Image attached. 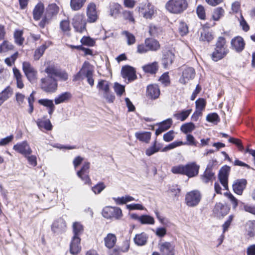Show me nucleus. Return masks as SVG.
Listing matches in <instances>:
<instances>
[{
  "label": "nucleus",
  "instance_id": "nucleus-50",
  "mask_svg": "<svg viewBox=\"0 0 255 255\" xmlns=\"http://www.w3.org/2000/svg\"><path fill=\"white\" fill-rule=\"evenodd\" d=\"M186 143H184L183 142L180 141H174L172 143L168 144L166 146L164 147L162 150L161 151L162 152H166L169 150H171L172 149H173L176 147H178L179 146L185 144Z\"/></svg>",
  "mask_w": 255,
  "mask_h": 255
},
{
  "label": "nucleus",
  "instance_id": "nucleus-59",
  "mask_svg": "<svg viewBox=\"0 0 255 255\" xmlns=\"http://www.w3.org/2000/svg\"><path fill=\"white\" fill-rule=\"evenodd\" d=\"M13 46L12 44L7 41H4L0 46V51L5 52L13 49Z\"/></svg>",
  "mask_w": 255,
  "mask_h": 255
},
{
  "label": "nucleus",
  "instance_id": "nucleus-38",
  "mask_svg": "<svg viewBox=\"0 0 255 255\" xmlns=\"http://www.w3.org/2000/svg\"><path fill=\"white\" fill-rule=\"evenodd\" d=\"M224 9L221 7H218L214 9L212 14V18L215 21H218L224 16Z\"/></svg>",
  "mask_w": 255,
  "mask_h": 255
},
{
  "label": "nucleus",
  "instance_id": "nucleus-55",
  "mask_svg": "<svg viewBox=\"0 0 255 255\" xmlns=\"http://www.w3.org/2000/svg\"><path fill=\"white\" fill-rule=\"evenodd\" d=\"M161 32V29L154 25H151L149 27V32L151 36H156Z\"/></svg>",
  "mask_w": 255,
  "mask_h": 255
},
{
  "label": "nucleus",
  "instance_id": "nucleus-58",
  "mask_svg": "<svg viewBox=\"0 0 255 255\" xmlns=\"http://www.w3.org/2000/svg\"><path fill=\"white\" fill-rule=\"evenodd\" d=\"M196 110L202 111L205 108L206 101L203 98L198 99L196 102Z\"/></svg>",
  "mask_w": 255,
  "mask_h": 255
},
{
  "label": "nucleus",
  "instance_id": "nucleus-29",
  "mask_svg": "<svg viewBox=\"0 0 255 255\" xmlns=\"http://www.w3.org/2000/svg\"><path fill=\"white\" fill-rule=\"evenodd\" d=\"M13 91L10 86H7L0 94V106L12 94Z\"/></svg>",
  "mask_w": 255,
  "mask_h": 255
},
{
  "label": "nucleus",
  "instance_id": "nucleus-51",
  "mask_svg": "<svg viewBox=\"0 0 255 255\" xmlns=\"http://www.w3.org/2000/svg\"><path fill=\"white\" fill-rule=\"evenodd\" d=\"M238 20L240 23V25L242 27V29L244 31L247 32L250 30V26L244 18L242 13H240V17L238 18Z\"/></svg>",
  "mask_w": 255,
  "mask_h": 255
},
{
  "label": "nucleus",
  "instance_id": "nucleus-12",
  "mask_svg": "<svg viewBox=\"0 0 255 255\" xmlns=\"http://www.w3.org/2000/svg\"><path fill=\"white\" fill-rule=\"evenodd\" d=\"M195 75L194 69L192 67H185L183 69L182 76L179 82L182 84H186L190 80L193 79Z\"/></svg>",
  "mask_w": 255,
  "mask_h": 255
},
{
  "label": "nucleus",
  "instance_id": "nucleus-1",
  "mask_svg": "<svg viewBox=\"0 0 255 255\" xmlns=\"http://www.w3.org/2000/svg\"><path fill=\"white\" fill-rule=\"evenodd\" d=\"M229 51L225 38L219 37L211 54V58L214 61H218L226 57Z\"/></svg>",
  "mask_w": 255,
  "mask_h": 255
},
{
  "label": "nucleus",
  "instance_id": "nucleus-31",
  "mask_svg": "<svg viewBox=\"0 0 255 255\" xmlns=\"http://www.w3.org/2000/svg\"><path fill=\"white\" fill-rule=\"evenodd\" d=\"M84 231L83 226L78 222H75L72 225V232L73 236L75 237H80Z\"/></svg>",
  "mask_w": 255,
  "mask_h": 255
},
{
  "label": "nucleus",
  "instance_id": "nucleus-52",
  "mask_svg": "<svg viewBox=\"0 0 255 255\" xmlns=\"http://www.w3.org/2000/svg\"><path fill=\"white\" fill-rule=\"evenodd\" d=\"M46 46L45 45H42L36 49L34 52V57L35 60H38L43 54Z\"/></svg>",
  "mask_w": 255,
  "mask_h": 255
},
{
  "label": "nucleus",
  "instance_id": "nucleus-3",
  "mask_svg": "<svg viewBox=\"0 0 255 255\" xmlns=\"http://www.w3.org/2000/svg\"><path fill=\"white\" fill-rule=\"evenodd\" d=\"M57 87V81L52 75L47 74V76L40 79V87L46 93L55 92Z\"/></svg>",
  "mask_w": 255,
  "mask_h": 255
},
{
  "label": "nucleus",
  "instance_id": "nucleus-26",
  "mask_svg": "<svg viewBox=\"0 0 255 255\" xmlns=\"http://www.w3.org/2000/svg\"><path fill=\"white\" fill-rule=\"evenodd\" d=\"M44 6L42 3L39 2L35 6L33 10V18L35 20H39L43 13Z\"/></svg>",
  "mask_w": 255,
  "mask_h": 255
},
{
  "label": "nucleus",
  "instance_id": "nucleus-61",
  "mask_svg": "<svg viewBox=\"0 0 255 255\" xmlns=\"http://www.w3.org/2000/svg\"><path fill=\"white\" fill-rule=\"evenodd\" d=\"M106 187L103 182H100L92 187V190L95 194L100 193Z\"/></svg>",
  "mask_w": 255,
  "mask_h": 255
},
{
  "label": "nucleus",
  "instance_id": "nucleus-28",
  "mask_svg": "<svg viewBox=\"0 0 255 255\" xmlns=\"http://www.w3.org/2000/svg\"><path fill=\"white\" fill-rule=\"evenodd\" d=\"M145 44H146L148 51H156L160 47L159 42L152 38H146L145 40Z\"/></svg>",
  "mask_w": 255,
  "mask_h": 255
},
{
  "label": "nucleus",
  "instance_id": "nucleus-9",
  "mask_svg": "<svg viewBox=\"0 0 255 255\" xmlns=\"http://www.w3.org/2000/svg\"><path fill=\"white\" fill-rule=\"evenodd\" d=\"M200 165L195 162H189L185 165V175L189 178L194 177L198 175Z\"/></svg>",
  "mask_w": 255,
  "mask_h": 255
},
{
  "label": "nucleus",
  "instance_id": "nucleus-43",
  "mask_svg": "<svg viewBox=\"0 0 255 255\" xmlns=\"http://www.w3.org/2000/svg\"><path fill=\"white\" fill-rule=\"evenodd\" d=\"M86 0H71L70 5L72 9L78 10L84 5Z\"/></svg>",
  "mask_w": 255,
  "mask_h": 255
},
{
  "label": "nucleus",
  "instance_id": "nucleus-20",
  "mask_svg": "<svg viewBox=\"0 0 255 255\" xmlns=\"http://www.w3.org/2000/svg\"><path fill=\"white\" fill-rule=\"evenodd\" d=\"M231 45L237 52H241L245 48V43L241 36H237L231 40Z\"/></svg>",
  "mask_w": 255,
  "mask_h": 255
},
{
  "label": "nucleus",
  "instance_id": "nucleus-14",
  "mask_svg": "<svg viewBox=\"0 0 255 255\" xmlns=\"http://www.w3.org/2000/svg\"><path fill=\"white\" fill-rule=\"evenodd\" d=\"M52 231L56 234H60L66 230V223L64 219L60 218L55 221L51 226Z\"/></svg>",
  "mask_w": 255,
  "mask_h": 255
},
{
  "label": "nucleus",
  "instance_id": "nucleus-62",
  "mask_svg": "<svg viewBox=\"0 0 255 255\" xmlns=\"http://www.w3.org/2000/svg\"><path fill=\"white\" fill-rule=\"evenodd\" d=\"M172 124V120L171 119H168L161 123L159 124V126L162 129L164 130V131H165L170 128Z\"/></svg>",
  "mask_w": 255,
  "mask_h": 255
},
{
  "label": "nucleus",
  "instance_id": "nucleus-46",
  "mask_svg": "<svg viewBox=\"0 0 255 255\" xmlns=\"http://www.w3.org/2000/svg\"><path fill=\"white\" fill-rule=\"evenodd\" d=\"M22 35L23 31L22 30H16L14 33L15 42L19 45H21L23 44L24 40Z\"/></svg>",
  "mask_w": 255,
  "mask_h": 255
},
{
  "label": "nucleus",
  "instance_id": "nucleus-11",
  "mask_svg": "<svg viewBox=\"0 0 255 255\" xmlns=\"http://www.w3.org/2000/svg\"><path fill=\"white\" fill-rule=\"evenodd\" d=\"M13 149L24 156L32 153V149L26 141L17 143L13 146Z\"/></svg>",
  "mask_w": 255,
  "mask_h": 255
},
{
  "label": "nucleus",
  "instance_id": "nucleus-21",
  "mask_svg": "<svg viewBox=\"0 0 255 255\" xmlns=\"http://www.w3.org/2000/svg\"><path fill=\"white\" fill-rule=\"evenodd\" d=\"M247 181L246 179H238L235 181L233 184V190L236 194L242 195L243 190L246 188L247 185Z\"/></svg>",
  "mask_w": 255,
  "mask_h": 255
},
{
  "label": "nucleus",
  "instance_id": "nucleus-42",
  "mask_svg": "<svg viewBox=\"0 0 255 255\" xmlns=\"http://www.w3.org/2000/svg\"><path fill=\"white\" fill-rule=\"evenodd\" d=\"M93 70L90 68L89 64L86 71L84 77L87 78L88 83L92 87L94 84V80L93 78Z\"/></svg>",
  "mask_w": 255,
  "mask_h": 255
},
{
  "label": "nucleus",
  "instance_id": "nucleus-54",
  "mask_svg": "<svg viewBox=\"0 0 255 255\" xmlns=\"http://www.w3.org/2000/svg\"><path fill=\"white\" fill-rule=\"evenodd\" d=\"M178 30L181 36H184L187 34L188 32V26L187 24L183 22H180L178 26Z\"/></svg>",
  "mask_w": 255,
  "mask_h": 255
},
{
  "label": "nucleus",
  "instance_id": "nucleus-5",
  "mask_svg": "<svg viewBox=\"0 0 255 255\" xmlns=\"http://www.w3.org/2000/svg\"><path fill=\"white\" fill-rule=\"evenodd\" d=\"M201 199V194L197 190H194L186 193L185 198V203L190 207L197 206Z\"/></svg>",
  "mask_w": 255,
  "mask_h": 255
},
{
  "label": "nucleus",
  "instance_id": "nucleus-44",
  "mask_svg": "<svg viewBox=\"0 0 255 255\" xmlns=\"http://www.w3.org/2000/svg\"><path fill=\"white\" fill-rule=\"evenodd\" d=\"M97 88L99 91H102L104 92H108L110 91L109 83L106 80H101L98 82Z\"/></svg>",
  "mask_w": 255,
  "mask_h": 255
},
{
  "label": "nucleus",
  "instance_id": "nucleus-24",
  "mask_svg": "<svg viewBox=\"0 0 255 255\" xmlns=\"http://www.w3.org/2000/svg\"><path fill=\"white\" fill-rule=\"evenodd\" d=\"M148 239V235L144 232L136 234L133 239L135 245L138 246H142L146 245Z\"/></svg>",
  "mask_w": 255,
  "mask_h": 255
},
{
  "label": "nucleus",
  "instance_id": "nucleus-13",
  "mask_svg": "<svg viewBox=\"0 0 255 255\" xmlns=\"http://www.w3.org/2000/svg\"><path fill=\"white\" fill-rule=\"evenodd\" d=\"M158 248L162 255H174L175 247L173 244L168 242L159 243Z\"/></svg>",
  "mask_w": 255,
  "mask_h": 255
},
{
  "label": "nucleus",
  "instance_id": "nucleus-2",
  "mask_svg": "<svg viewBox=\"0 0 255 255\" xmlns=\"http://www.w3.org/2000/svg\"><path fill=\"white\" fill-rule=\"evenodd\" d=\"M187 0H169L165 4L166 10L171 13H182L188 7Z\"/></svg>",
  "mask_w": 255,
  "mask_h": 255
},
{
  "label": "nucleus",
  "instance_id": "nucleus-60",
  "mask_svg": "<svg viewBox=\"0 0 255 255\" xmlns=\"http://www.w3.org/2000/svg\"><path fill=\"white\" fill-rule=\"evenodd\" d=\"M114 90L117 95L121 96L125 92V87L118 83H115L114 85Z\"/></svg>",
  "mask_w": 255,
  "mask_h": 255
},
{
  "label": "nucleus",
  "instance_id": "nucleus-57",
  "mask_svg": "<svg viewBox=\"0 0 255 255\" xmlns=\"http://www.w3.org/2000/svg\"><path fill=\"white\" fill-rule=\"evenodd\" d=\"M206 120L210 123H217L220 121V118L217 114L214 113L208 114L206 117Z\"/></svg>",
  "mask_w": 255,
  "mask_h": 255
},
{
  "label": "nucleus",
  "instance_id": "nucleus-53",
  "mask_svg": "<svg viewBox=\"0 0 255 255\" xmlns=\"http://www.w3.org/2000/svg\"><path fill=\"white\" fill-rule=\"evenodd\" d=\"M81 42L82 44L87 45L88 46H93L95 44L94 39L91 38L89 36H84L81 39Z\"/></svg>",
  "mask_w": 255,
  "mask_h": 255
},
{
  "label": "nucleus",
  "instance_id": "nucleus-45",
  "mask_svg": "<svg viewBox=\"0 0 255 255\" xmlns=\"http://www.w3.org/2000/svg\"><path fill=\"white\" fill-rule=\"evenodd\" d=\"M195 128L194 124L191 122L183 124L180 128V130L184 133H188Z\"/></svg>",
  "mask_w": 255,
  "mask_h": 255
},
{
  "label": "nucleus",
  "instance_id": "nucleus-36",
  "mask_svg": "<svg viewBox=\"0 0 255 255\" xmlns=\"http://www.w3.org/2000/svg\"><path fill=\"white\" fill-rule=\"evenodd\" d=\"M60 30L64 34L69 35L71 30L70 22L68 19H64L60 21L59 24Z\"/></svg>",
  "mask_w": 255,
  "mask_h": 255
},
{
  "label": "nucleus",
  "instance_id": "nucleus-33",
  "mask_svg": "<svg viewBox=\"0 0 255 255\" xmlns=\"http://www.w3.org/2000/svg\"><path fill=\"white\" fill-rule=\"evenodd\" d=\"M158 69V63L156 62L144 65L142 66V69L145 73L151 74H155L157 72Z\"/></svg>",
  "mask_w": 255,
  "mask_h": 255
},
{
  "label": "nucleus",
  "instance_id": "nucleus-7",
  "mask_svg": "<svg viewBox=\"0 0 255 255\" xmlns=\"http://www.w3.org/2000/svg\"><path fill=\"white\" fill-rule=\"evenodd\" d=\"M22 70L30 82L32 83L36 81L37 72L29 62L24 61L23 62Z\"/></svg>",
  "mask_w": 255,
  "mask_h": 255
},
{
  "label": "nucleus",
  "instance_id": "nucleus-10",
  "mask_svg": "<svg viewBox=\"0 0 255 255\" xmlns=\"http://www.w3.org/2000/svg\"><path fill=\"white\" fill-rule=\"evenodd\" d=\"M90 163L85 162L81 169L77 173V176L83 181L85 184H90L91 179L89 176Z\"/></svg>",
  "mask_w": 255,
  "mask_h": 255
},
{
  "label": "nucleus",
  "instance_id": "nucleus-35",
  "mask_svg": "<svg viewBox=\"0 0 255 255\" xmlns=\"http://www.w3.org/2000/svg\"><path fill=\"white\" fill-rule=\"evenodd\" d=\"M192 112V109H188L187 110H183L181 112H178L173 115L174 118L178 120L181 121H184L189 116Z\"/></svg>",
  "mask_w": 255,
  "mask_h": 255
},
{
  "label": "nucleus",
  "instance_id": "nucleus-47",
  "mask_svg": "<svg viewBox=\"0 0 255 255\" xmlns=\"http://www.w3.org/2000/svg\"><path fill=\"white\" fill-rule=\"evenodd\" d=\"M171 171L174 174H179L185 175V165L180 164L174 166L171 168Z\"/></svg>",
  "mask_w": 255,
  "mask_h": 255
},
{
  "label": "nucleus",
  "instance_id": "nucleus-32",
  "mask_svg": "<svg viewBox=\"0 0 255 255\" xmlns=\"http://www.w3.org/2000/svg\"><path fill=\"white\" fill-rule=\"evenodd\" d=\"M214 212L218 216H225L229 212L228 208L222 204L219 203L216 204L214 209Z\"/></svg>",
  "mask_w": 255,
  "mask_h": 255
},
{
  "label": "nucleus",
  "instance_id": "nucleus-27",
  "mask_svg": "<svg viewBox=\"0 0 255 255\" xmlns=\"http://www.w3.org/2000/svg\"><path fill=\"white\" fill-rule=\"evenodd\" d=\"M162 147V144L160 143L157 142L156 140H155L153 144L146 149L145 154L147 156H150L158 152Z\"/></svg>",
  "mask_w": 255,
  "mask_h": 255
},
{
  "label": "nucleus",
  "instance_id": "nucleus-56",
  "mask_svg": "<svg viewBox=\"0 0 255 255\" xmlns=\"http://www.w3.org/2000/svg\"><path fill=\"white\" fill-rule=\"evenodd\" d=\"M159 80L161 83L164 85V86H167L169 85L170 83L169 76L168 73L166 72L163 73L160 77Z\"/></svg>",
  "mask_w": 255,
  "mask_h": 255
},
{
  "label": "nucleus",
  "instance_id": "nucleus-6",
  "mask_svg": "<svg viewBox=\"0 0 255 255\" xmlns=\"http://www.w3.org/2000/svg\"><path fill=\"white\" fill-rule=\"evenodd\" d=\"M86 20L82 14H77L72 19V24L75 30L80 33L86 31Z\"/></svg>",
  "mask_w": 255,
  "mask_h": 255
},
{
  "label": "nucleus",
  "instance_id": "nucleus-17",
  "mask_svg": "<svg viewBox=\"0 0 255 255\" xmlns=\"http://www.w3.org/2000/svg\"><path fill=\"white\" fill-rule=\"evenodd\" d=\"M160 91L158 86L156 84L148 85L146 88V95L151 99H156L160 95Z\"/></svg>",
  "mask_w": 255,
  "mask_h": 255
},
{
  "label": "nucleus",
  "instance_id": "nucleus-63",
  "mask_svg": "<svg viewBox=\"0 0 255 255\" xmlns=\"http://www.w3.org/2000/svg\"><path fill=\"white\" fill-rule=\"evenodd\" d=\"M124 19L128 20L129 22L134 23L135 21L132 12L128 10H125L123 12Z\"/></svg>",
  "mask_w": 255,
  "mask_h": 255
},
{
  "label": "nucleus",
  "instance_id": "nucleus-25",
  "mask_svg": "<svg viewBox=\"0 0 255 255\" xmlns=\"http://www.w3.org/2000/svg\"><path fill=\"white\" fill-rule=\"evenodd\" d=\"M174 59V55L171 51H168L164 54L162 58V64L165 68L170 66Z\"/></svg>",
  "mask_w": 255,
  "mask_h": 255
},
{
  "label": "nucleus",
  "instance_id": "nucleus-30",
  "mask_svg": "<svg viewBox=\"0 0 255 255\" xmlns=\"http://www.w3.org/2000/svg\"><path fill=\"white\" fill-rule=\"evenodd\" d=\"M151 132L148 131L136 132L135 133V136L137 139L145 143L149 142L151 138Z\"/></svg>",
  "mask_w": 255,
  "mask_h": 255
},
{
  "label": "nucleus",
  "instance_id": "nucleus-22",
  "mask_svg": "<svg viewBox=\"0 0 255 255\" xmlns=\"http://www.w3.org/2000/svg\"><path fill=\"white\" fill-rule=\"evenodd\" d=\"M140 13L146 18H150L154 13V7L150 3L145 4L139 7Z\"/></svg>",
  "mask_w": 255,
  "mask_h": 255
},
{
  "label": "nucleus",
  "instance_id": "nucleus-19",
  "mask_svg": "<svg viewBox=\"0 0 255 255\" xmlns=\"http://www.w3.org/2000/svg\"><path fill=\"white\" fill-rule=\"evenodd\" d=\"M80 237H73L70 245V252L72 255L78 254L81 250Z\"/></svg>",
  "mask_w": 255,
  "mask_h": 255
},
{
  "label": "nucleus",
  "instance_id": "nucleus-49",
  "mask_svg": "<svg viewBox=\"0 0 255 255\" xmlns=\"http://www.w3.org/2000/svg\"><path fill=\"white\" fill-rule=\"evenodd\" d=\"M140 223L142 224H154V220L153 217L148 215H142L140 216Z\"/></svg>",
  "mask_w": 255,
  "mask_h": 255
},
{
  "label": "nucleus",
  "instance_id": "nucleus-15",
  "mask_svg": "<svg viewBox=\"0 0 255 255\" xmlns=\"http://www.w3.org/2000/svg\"><path fill=\"white\" fill-rule=\"evenodd\" d=\"M230 167L228 166L223 167L219 174V179L225 190H228V178Z\"/></svg>",
  "mask_w": 255,
  "mask_h": 255
},
{
  "label": "nucleus",
  "instance_id": "nucleus-48",
  "mask_svg": "<svg viewBox=\"0 0 255 255\" xmlns=\"http://www.w3.org/2000/svg\"><path fill=\"white\" fill-rule=\"evenodd\" d=\"M214 37L212 33L209 31H204L201 32L200 40L203 41L210 42L213 39Z\"/></svg>",
  "mask_w": 255,
  "mask_h": 255
},
{
  "label": "nucleus",
  "instance_id": "nucleus-4",
  "mask_svg": "<svg viewBox=\"0 0 255 255\" xmlns=\"http://www.w3.org/2000/svg\"><path fill=\"white\" fill-rule=\"evenodd\" d=\"M102 215L108 219L120 220L123 216V213L119 207L106 206L102 210Z\"/></svg>",
  "mask_w": 255,
  "mask_h": 255
},
{
  "label": "nucleus",
  "instance_id": "nucleus-37",
  "mask_svg": "<svg viewBox=\"0 0 255 255\" xmlns=\"http://www.w3.org/2000/svg\"><path fill=\"white\" fill-rule=\"evenodd\" d=\"M38 128L41 129L42 128L47 130H50L52 128V125L49 120H38L36 122Z\"/></svg>",
  "mask_w": 255,
  "mask_h": 255
},
{
  "label": "nucleus",
  "instance_id": "nucleus-34",
  "mask_svg": "<svg viewBox=\"0 0 255 255\" xmlns=\"http://www.w3.org/2000/svg\"><path fill=\"white\" fill-rule=\"evenodd\" d=\"M104 241L106 247L109 249H111L115 246L117 241V238L113 234H108L105 238Z\"/></svg>",
  "mask_w": 255,
  "mask_h": 255
},
{
  "label": "nucleus",
  "instance_id": "nucleus-16",
  "mask_svg": "<svg viewBox=\"0 0 255 255\" xmlns=\"http://www.w3.org/2000/svg\"><path fill=\"white\" fill-rule=\"evenodd\" d=\"M121 74L124 78L128 79V82L133 81L136 78L135 70L129 66L123 67Z\"/></svg>",
  "mask_w": 255,
  "mask_h": 255
},
{
  "label": "nucleus",
  "instance_id": "nucleus-40",
  "mask_svg": "<svg viewBox=\"0 0 255 255\" xmlns=\"http://www.w3.org/2000/svg\"><path fill=\"white\" fill-rule=\"evenodd\" d=\"M71 97V95L68 92H65L59 95L55 99V103L57 105L65 102L68 100Z\"/></svg>",
  "mask_w": 255,
  "mask_h": 255
},
{
  "label": "nucleus",
  "instance_id": "nucleus-23",
  "mask_svg": "<svg viewBox=\"0 0 255 255\" xmlns=\"http://www.w3.org/2000/svg\"><path fill=\"white\" fill-rule=\"evenodd\" d=\"M210 167V165L208 164L204 173L201 176L202 181L205 183L212 181L215 178V174L212 172Z\"/></svg>",
  "mask_w": 255,
  "mask_h": 255
},
{
  "label": "nucleus",
  "instance_id": "nucleus-8",
  "mask_svg": "<svg viewBox=\"0 0 255 255\" xmlns=\"http://www.w3.org/2000/svg\"><path fill=\"white\" fill-rule=\"evenodd\" d=\"M44 71L47 74L52 75L55 78L58 77L62 81H66L68 78V74L66 71L58 69L53 65L47 66Z\"/></svg>",
  "mask_w": 255,
  "mask_h": 255
},
{
  "label": "nucleus",
  "instance_id": "nucleus-18",
  "mask_svg": "<svg viewBox=\"0 0 255 255\" xmlns=\"http://www.w3.org/2000/svg\"><path fill=\"white\" fill-rule=\"evenodd\" d=\"M87 15L88 22L92 23L97 20L98 15L95 3H90L88 4L87 8Z\"/></svg>",
  "mask_w": 255,
  "mask_h": 255
},
{
  "label": "nucleus",
  "instance_id": "nucleus-64",
  "mask_svg": "<svg viewBox=\"0 0 255 255\" xmlns=\"http://www.w3.org/2000/svg\"><path fill=\"white\" fill-rule=\"evenodd\" d=\"M196 12L198 17L201 19H205L206 17L204 7L202 5H198L196 9Z\"/></svg>",
  "mask_w": 255,
  "mask_h": 255
},
{
  "label": "nucleus",
  "instance_id": "nucleus-41",
  "mask_svg": "<svg viewBox=\"0 0 255 255\" xmlns=\"http://www.w3.org/2000/svg\"><path fill=\"white\" fill-rule=\"evenodd\" d=\"M89 64L85 62L80 71L74 76L73 80L77 81L80 79H84Z\"/></svg>",
  "mask_w": 255,
  "mask_h": 255
},
{
  "label": "nucleus",
  "instance_id": "nucleus-39",
  "mask_svg": "<svg viewBox=\"0 0 255 255\" xmlns=\"http://www.w3.org/2000/svg\"><path fill=\"white\" fill-rule=\"evenodd\" d=\"M122 35L126 37L128 45H131L135 43L136 39L134 35L128 31L125 30L122 31Z\"/></svg>",
  "mask_w": 255,
  "mask_h": 255
}]
</instances>
